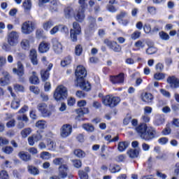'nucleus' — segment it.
Listing matches in <instances>:
<instances>
[{"mask_svg":"<svg viewBox=\"0 0 179 179\" xmlns=\"http://www.w3.org/2000/svg\"><path fill=\"white\" fill-rule=\"evenodd\" d=\"M136 131L140 138L146 142H150L156 138V129L153 127H148V125L145 123H142L136 127Z\"/></svg>","mask_w":179,"mask_h":179,"instance_id":"obj_1","label":"nucleus"},{"mask_svg":"<svg viewBox=\"0 0 179 179\" xmlns=\"http://www.w3.org/2000/svg\"><path fill=\"white\" fill-rule=\"evenodd\" d=\"M53 97L56 101H62L68 97V89L64 85H59L55 90Z\"/></svg>","mask_w":179,"mask_h":179,"instance_id":"obj_2","label":"nucleus"},{"mask_svg":"<svg viewBox=\"0 0 179 179\" xmlns=\"http://www.w3.org/2000/svg\"><path fill=\"white\" fill-rule=\"evenodd\" d=\"M121 99L118 96H111L110 95H106L102 98V103L106 107H110V108H114L116 106H118Z\"/></svg>","mask_w":179,"mask_h":179,"instance_id":"obj_3","label":"nucleus"},{"mask_svg":"<svg viewBox=\"0 0 179 179\" xmlns=\"http://www.w3.org/2000/svg\"><path fill=\"white\" fill-rule=\"evenodd\" d=\"M36 28V22L33 21H27L22 24V33L23 34H30L34 31V29Z\"/></svg>","mask_w":179,"mask_h":179,"instance_id":"obj_4","label":"nucleus"},{"mask_svg":"<svg viewBox=\"0 0 179 179\" xmlns=\"http://www.w3.org/2000/svg\"><path fill=\"white\" fill-rule=\"evenodd\" d=\"M7 41L11 47H15L19 43V33L15 31H11L8 35Z\"/></svg>","mask_w":179,"mask_h":179,"instance_id":"obj_5","label":"nucleus"},{"mask_svg":"<svg viewBox=\"0 0 179 179\" xmlns=\"http://www.w3.org/2000/svg\"><path fill=\"white\" fill-rule=\"evenodd\" d=\"M104 44L110 48V50H113L115 52H120L122 48L118 43L115 41H111L108 39H105L103 41Z\"/></svg>","mask_w":179,"mask_h":179,"instance_id":"obj_6","label":"nucleus"},{"mask_svg":"<svg viewBox=\"0 0 179 179\" xmlns=\"http://www.w3.org/2000/svg\"><path fill=\"white\" fill-rule=\"evenodd\" d=\"M72 134V125L69 124H63L60 129L62 138H68Z\"/></svg>","mask_w":179,"mask_h":179,"instance_id":"obj_7","label":"nucleus"},{"mask_svg":"<svg viewBox=\"0 0 179 179\" xmlns=\"http://www.w3.org/2000/svg\"><path fill=\"white\" fill-rule=\"evenodd\" d=\"M87 72L86 71V69L83 66H78L76 70V76L77 81L85 79L87 76Z\"/></svg>","mask_w":179,"mask_h":179,"instance_id":"obj_8","label":"nucleus"},{"mask_svg":"<svg viewBox=\"0 0 179 179\" xmlns=\"http://www.w3.org/2000/svg\"><path fill=\"white\" fill-rule=\"evenodd\" d=\"M52 45L53 50L56 54H61L62 52V44L57 38L52 39Z\"/></svg>","mask_w":179,"mask_h":179,"instance_id":"obj_9","label":"nucleus"},{"mask_svg":"<svg viewBox=\"0 0 179 179\" xmlns=\"http://www.w3.org/2000/svg\"><path fill=\"white\" fill-rule=\"evenodd\" d=\"M52 64L50 63L46 70H41V76L43 82L48 80V78H50V71L52 69Z\"/></svg>","mask_w":179,"mask_h":179,"instance_id":"obj_10","label":"nucleus"},{"mask_svg":"<svg viewBox=\"0 0 179 179\" xmlns=\"http://www.w3.org/2000/svg\"><path fill=\"white\" fill-rule=\"evenodd\" d=\"M110 80L113 85L124 83V73H121L117 76H111Z\"/></svg>","mask_w":179,"mask_h":179,"instance_id":"obj_11","label":"nucleus"},{"mask_svg":"<svg viewBox=\"0 0 179 179\" xmlns=\"http://www.w3.org/2000/svg\"><path fill=\"white\" fill-rule=\"evenodd\" d=\"M77 82L80 89L85 90V92H89V90L92 89V85H90V83L89 81L85 80V78H83V80H79Z\"/></svg>","mask_w":179,"mask_h":179,"instance_id":"obj_12","label":"nucleus"},{"mask_svg":"<svg viewBox=\"0 0 179 179\" xmlns=\"http://www.w3.org/2000/svg\"><path fill=\"white\" fill-rule=\"evenodd\" d=\"M50 48H51V43L43 41L39 44L38 51L41 54H44V52H48V51H50Z\"/></svg>","mask_w":179,"mask_h":179,"instance_id":"obj_13","label":"nucleus"},{"mask_svg":"<svg viewBox=\"0 0 179 179\" xmlns=\"http://www.w3.org/2000/svg\"><path fill=\"white\" fill-rule=\"evenodd\" d=\"M90 25L88 27V30L90 33H93L97 29V24H96V18L92 16H88L87 17Z\"/></svg>","mask_w":179,"mask_h":179,"instance_id":"obj_14","label":"nucleus"},{"mask_svg":"<svg viewBox=\"0 0 179 179\" xmlns=\"http://www.w3.org/2000/svg\"><path fill=\"white\" fill-rule=\"evenodd\" d=\"M37 108L38 111L41 112V114H43L44 117H50V115H51V112L48 111V109H47V104L45 103H39Z\"/></svg>","mask_w":179,"mask_h":179,"instance_id":"obj_15","label":"nucleus"},{"mask_svg":"<svg viewBox=\"0 0 179 179\" xmlns=\"http://www.w3.org/2000/svg\"><path fill=\"white\" fill-rule=\"evenodd\" d=\"M68 170H69V168L67 164L59 166V177H60V178H66V177H68Z\"/></svg>","mask_w":179,"mask_h":179,"instance_id":"obj_16","label":"nucleus"},{"mask_svg":"<svg viewBox=\"0 0 179 179\" xmlns=\"http://www.w3.org/2000/svg\"><path fill=\"white\" fill-rule=\"evenodd\" d=\"M167 82L172 89H177V87H179V79L176 78V76L168 77Z\"/></svg>","mask_w":179,"mask_h":179,"instance_id":"obj_17","label":"nucleus"},{"mask_svg":"<svg viewBox=\"0 0 179 179\" xmlns=\"http://www.w3.org/2000/svg\"><path fill=\"white\" fill-rule=\"evenodd\" d=\"M13 73H15L19 76L20 78H22L23 75H24V67L23 66V64L22 62H17V69L14 68L13 69Z\"/></svg>","mask_w":179,"mask_h":179,"instance_id":"obj_18","label":"nucleus"},{"mask_svg":"<svg viewBox=\"0 0 179 179\" xmlns=\"http://www.w3.org/2000/svg\"><path fill=\"white\" fill-rule=\"evenodd\" d=\"M64 15L66 19H72L75 16V10L71 6L64 8Z\"/></svg>","mask_w":179,"mask_h":179,"instance_id":"obj_19","label":"nucleus"},{"mask_svg":"<svg viewBox=\"0 0 179 179\" xmlns=\"http://www.w3.org/2000/svg\"><path fill=\"white\" fill-rule=\"evenodd\" d=\"M85 12H86L85 10H80L78 8V10L76 12V14H74V19L79 22L80 23H82L83 20H85Z\"/></svg>","mask_w":179,"mask_h":179,"instance_id":"obj_20","label":"nucleus"},{"mask_svg":"<svg viewBox=\"0 0 179 179\" xmlns=\"http://www.w3.org/2000/svg\"><path fill=\"white\" fill-rule=\"evenodd\" d=\"M29 58L33 65L38 64V59H37V51L34 49L30 50Z\"/></svg>","mask_w":179,"mask_h":179,"instance_id":"obj_21","label":"nucleus"},{"mask_svg":"<svg viewBox=\"0 0 179 179\" xmlns=\"http://www.w3.org/2000/svg\"><path fill=\"white\" fill-rule=\"evenodd\" d=\"M18 157L21 160H23V162H29V160H31V156L29 152L21 151L18 153Z\"/></svg>","mask_w":179,"mask_h":179,"instance_id":"obj_22","label":"nucleus"},{"mask_svg":"<svg viewBox=\"0 0 179 179\" xmlns=\"http://www.w3.org/2000/svg\"><path fill=\"white\" fill-rule=\"evenodd\" d=\"M139 152H141V148L131 149L127 151V155L131 159H135L139 156Z\"/></svg>","mask_w":179,"mask_h":179,"instance_id":"obj_23","label":"nucleus"},{"mask_svg":"<svg viewBox=\"0 0 179 179\" xmlns=\"http://www.w3.org/2000/svg\"><path fill=\"white\" fill-rule=\"evenodd\" d=\"M148 48L145 51L146 54H148V55H152L157 52V48L155 47V43H148Z\"/></svg>","mask_w":179,"mask_h":179,"instance_id":"obj_24","label":"nucleus"},{"mask_svg":"<svg viewBox=\"0 0 179 179\" xmlns=\"http://www.w3.org/2000/svg\"><path fill=\"white\" fill-rule=\"evenodd\" d=\"M29 82L31 85H38L40 83V79H38L36 71L32 72V76L29 78Z\"/></svg>","mask_w":179,"mask_h":179,"instance_id":"obj_25","label":"nucleus"},{"mask_svg":"<svg viewBox=\"0 0 179 179\" xmlns=\"http://www.w3.org/2000/svg\"><path fill=\"white\" fill-rule=\"evenodd\" d=\"M128 146H129V142L128 141L120 142L117 145V150H119L120 152H124V150H127Z\"/></svg>","mask_w":179,"mask_h":179,"instance_id":"obj_26","label":"nucleus"},{"mask_svg":"<svg viewBox=\"0 0 179 179\" xmlns=\"http://www.w3.org/2000/svg\"><path fill=\"white\" fill-rule=\"evenodd\" d=\"M142 100L145 103H152L153 101V95L150 93L145 92L144 94H142Z\"/></svg>","mask_w":179,"mask_h":179,"instance_id":"obj_27","label":"nucleus"},{"mask_svg":"<svg viewBox=\"0 0 179 179\" xmlns=\"http://www.w3.org/2000/svg\"><path fill=\"white\" fill-rule=\"evenodd\" d=\"M52 163L53 164H55V166L66 165V164H65V160L62 157L55 158V159H53Z\"/></svg>","mask_w":179,"mask_h":179,"instance_id":"obj_28","label":"nucleus"},{"mask_svg":"<svg viewBox=\"0 0 179 179\" xmlns=\"http://www.w3.org/2000/svg\"><path fill=\"white\" fill-rule=\"evenodd\" d=\"M134 47H136V49L134 48V51H139L141 48H145V43L141 40H138L134 43Z\"/></svg>","mask_w":179,"mask_h":179,"instance_id":"obj_29","label":"nucleus"},{"mask_svg":"<svg viewBox=\"0 0 179 179\" xmlns=\"http://www.w3.org/2000/svg\"><path fill=\"white\" fill-rule=\"evenodd\" d=\"M75 156L78 157L79 159H83V157H86V152L80 149L75 150L73 152Z\"/></svg>","mask_w":179,"mask_h":179,"instance_id":"obj_30","label":"nucleus"},{"mask_svg":"<svg viewBox=\"0 0 179 179\" xmlns=\"http://www.w3.org/2000/svg\"><path fill=\"white\" fill-rule=\"evenodd\" d=\"M22 6L26 12L31 9V0H24Z\"/></svg>","mask_w":179,"mask_h":179,"instance_id":"obj_31","label":"nucleus"},{"mask_svg":"<svg viewBox=\"0 0 179 179\" xmlns=\"http://www.w3.org/2000/svg\"><path fill=\"white\" fill-rule=\"evenodd\" d=\"M83 129L87 131V132H93L94 131V126L90 123H86L83 124Z\"/></svg>","mask_w":179,"mask_h":179,"instance_id":"obj_32","label":"nucleus"},{"mask_svg":"<svg viewBox=\"0 0 179 179\" xmlns=\"http://www.w3.org/2000/svg\"><path fill=\"white\" fill-rule=\"evenodd\" d=\"M20 45L22 50H29L30 48V41L27 39H23L20 43Z\"/></svg>","mask_w":179,"mask_h":179,"instance_id":"obj_33","label":"nucleus"},{"mask_svg":"<svg viewBox=\"0 0 179 179\" xmlns=\"http://www.w3.org/2000/svg\"><path fill=\"white\" fill-rule=\"evenodd\" d=\"M78 34H80V33H78V31H76L75 30H71L70 31V37L71 38V41H73L74 43L78 41Z\"/></svg>","mask_w":179,"mask_h":179,"instance_id":"obj_34","label":"nucleus"},{"mask_svg":"<svg viewBox=\"0 0 179 179\" xmlns=\"http://www.w3.org/2000/svg\"><path fill=\"white\" fill-rule=\"evenodd\" d=\"M47 142V146L49 150H55V148H57V143H55V142L51 139H48Z\"/></svg>","mask_w":179,"mask_h":179,"instance_id":"obj_35","label":"nucleus"},{"mask_svg":"<svg viewBox=\"0 0 179 179\" xmlns=\"http://www.w3.org/2000/svg\"><path fill=\"white\" fill-rule=\"evenodd\" d=\"M71 62H72V57L71 56H68L61 62V66L63 67L67 66V65H70Z\"/></svg>","mask_w":179,"mask_h":179,"instance_id":"obj_36","label":"nucleus"},{"mask_svg":"<svg viewBox=\"0 0 179 179\" xmlns=\"http://www.w3.org/2000/svg\"><path fill=\"white\" fill-rule=\"evenodd\" d=\"M159 38L161 40H163L164 41H167L168 40H170V36L169 34L162 31L159 33Z\"/></svg>","mask_w":179,"mask_h":179,"instance_id":"obj_37","label":"nucleus"},{"mask_svg":"<svg viewBox=\"0 0 179 179\" xmlns=\"http://www.w3.org/2000/svg\"><path fill=\"white\" fill-rule=\"evenodd\" d=\"M18 107H20V99H13V101L11 103V108H13V110H17Z\"/></svg>","mask_w":179,"mask_h":179,"instance_id":"obj_38","label":"nucleus"},{"mask_svg":"<svg viewBox=\"0 0 179 179\" xmlns=\"http://www.w3.org/2000/svg\"><path fill=\"white\" fill-rule=\"evenodd\" d=\"M109 170L110 173H118L119 171H121V166H120V165L115 164L110 166Z\"/></svg>","mask_w":179,"mask_h":179,"instance_id":"obj_39","label":"nucleus"},{"mask_svg":"<svg viewBox=\"0 0 179 179\" xmlns=\"http://www.w3.org/2000/svg\"><path fill=\"white\" fill-rule=\"evenodd\" d=\"M30 134H31V128H25L21 131V135L22 138H27V136H29Z\"/></svg>","mask_w":179,"mask_h":179,"instance_id":"obj_40","label":"nucleus"},{"mask_svg":"<svg viewBox=\"0 0 179 179\" xmlns=\"http://www.w3.org/2000/svg\"><path fill=\"white\" fill-rule=\"evenodd\" d=\"M87 0H78V3L80 5V7L78 9L86 10V8H87V4L86 2Z\"/></svg>","mask_w":179,"mask_h":179,"instance_id":"obj_41","label":"nucleus"},{"mask_svg":"<svg viewBox=\"0 0 179 179\" xmlns=\"http://www.w3.org/2000/svg\"><path fill=\"white\" fill-rule=\"evenodd\" d=\"M82 52H83V48L81 46V45H77L75 48L76 55L80 57V55H82Z\"/></svg>","mask_w":179,"mask_h":179,"instance_id":"obj_42","label":"nucleus"},{"mask_svg":"<svg viewBox=\"0 0 179 179\" xmlns=\"http://www.w3.org/2000/svg\"><path fill=\"white\" fill-rule=\"evenodd\" d=\"M28 171L31 174H33L34 176H37L40 171L38 169L34 166H28Z\"/></svg>","mask_w":179,"mask_h":179,"instance_id":"obj_43","label":"nucleus"},{"mask_svg":"<svg viewBox=\"0 0 179 179\" xmlns=\"http://www.w3.org/2000/svg\"><path fill=\"white\" fill-rule=\"evenodd\" d=\"M78 176L80 179H89V175L83 170L78 171Z\"/></svg>","mask_w":179,"mask_h":179,"instance_id":"obj_44","label":"nucleus"},{"mask_svg":"<svg viewBox=\"0 0 179 179\" xmlns=\"http://www.w3.org/2000/svg\"><path fill=\"white\" fill-rule=\"evenodd\" d=\"M45 127V121L44 120H39L36 123V127L39 128V129H44Z\"/></svg>","mask_w":179,"mask_h":179,"instance_id":"obj_45","label":"nucleus"},{"mask_svg":"<svg viewBox=\"0 0 179 179\" xmlns=\"http://www.w3.org/2000/svg\"><path fill=\"white\" fill-rule=\"evenodd\" d=\"M155 125H157V127H159V125H162L163 124H164V118H163L162 117H157L155 120V121L154 122Z\"/></svg>","mask_w":179,"mask_h":179,"instance_id":"obj_46","label":"nucleus"},{"mask_svg":"<svg viewBox=\"0 0 179 179\" xmlns=\"http://www.w3.org/2000/svg\"><path fill=\"white\" fill-rule=\"evenodd\" d=\"M54 26V22L52 21L49 20L43 24V29L44 30H49V29H51Z\"/></svg>","mask_w":179,"mask_h":179,"instance_id":"obj_47","label":"nucleus"},{"mask_svg":"<svg viewBox=\"0 0 179 179\" xmlns=\"http://www.w3.org/2000/svg\"><path fill=\"white\" fill-rule=\"evenodd\" d=\"M166 78V75L163 73H157L154 75V78L156 80H162Z\"/></svg>","mask_w":179,"mask_h":179,"instance_id":"obj_48","label":"nucleus"},{"mask_svg":"<svg viewBox=\"0 0 179 179\" xmlns=\"http://www.w3.org/2000/svg\"><path fill=\"white\" fill-rule=\"evenodd\" d=\"M51 157V154L48 152H43L41 154V159H43V160H49Z\"/></svg>","mask_w":179,"mask_h":179,"instance_id":"obj_49","label":"nucleus"},{"mask_svg":"<svg viewBox=\"0 0 179 179\" xmlns=\"http://www.w3.org/2000/svg\"><path fill=\"white\" fill-rule=\"evenodd\" d=\"M0 178L1 179H9V173L6 170H1L0 171Z\"/></svg>","mask_w":179,"mask_h":179,"instance_id":"obj_50","label":"nucleus"},{"mask_svg":"<svg viewBox=\"0 0 179 179\" xmlns=\"http://www.w3.org/2000/svg\"><path fill=\"white\" fill-rule=\"evenodd\" d=\"M2 150L6 155H10L11 153L13 152V148L10 147V146H6L2 148Z\"/></svg>","mask_w":179,"mask_h":179,"instance_id":"obj_51","label":"nucleus"},{"mask_svg":"<svg viewBox=\"0 0 179 179\" xmlns=\"http://www.w3.org/2000/svg\"><path fill=\"white\" fill-rule=\"evenodd\" d=\"M72 163L76 169H80L82 167V161L80 159H73Z\"/></svg>","mask_w":179,"mask_h":179,"instance_id":"obj_52","label":"nucleus"},{"mask_svg":"<svg viewBox=\"0 0 179 179\" xmlns=\"http://www.w3.org/2000/svg\"><path fill=\"white\" fill-rule=\"evenodd\" d=\"M141 37V31H135L133 34L131 35V40H138Z\"/></svg>","mask_w":179,"mask_h":179,"instance_id":"obj_53","label":"nucleus"},{"mask_svg":"<svg viewBox=\"0 0 179 179\" xmlns=\"http://www.w3.org/2000/svg\"><path fill=\"white\" fill-rule=\"evenodd\" d=\"M32 137H34V139L36 142H38V141H41V139H43V135L38 131H37L36 134L32 135Z\"/></svg>","mask_w":179,"mask_h":179,"instance_id":"obj_54","label":"nucleus"},{"mask_svg":"<svg viewBox=\"0 0 179 179\" xmlns=\"http://www.w3.org/2000/svg\"><path fill=\"white\" fill-rule=\"evenodd\" d=\"M127 12L121 11L120 13L116 16V19L117 22H120V20H122L124 17L127 16Z\"/></svg>","mask_w":179,"mask_h":179,"instance_id":"obj_55","label":"nucleus"},{"mask_svg":"<svg viewBox=\"0 0 179 179\" xmlns=\"http://www.w3.org/2000/svg\"><path fill=\"white\" fill-rule=\"evenodd\" d=\"M71 30H75V31H77V33H80V25L79 23L74 22L73 23V29Z\"/></svg>","mask_w":179,"mask_h":179,"instance_id":"obj_56","label":"nucleus"},{"mask_svg":"<svg viewBox=\"0 0 179 179\" xmlns=\"http://www.w3.org/2000/svg\"><path fill=\"white\" fill-rule=\"evenodd\" d=\"M36 36V38H43V37H44V31L43 29H37Z\"/></svg>","mask_w":179,"mask_h":179,"instance_id":"obj_57","label":"nucleus"},{"mask_svg":"<svg viewBox=\"0 0 179 179\" xmlns=\"http://www.w3.org/2000/svg\"><path fill=\"white\" fill-rule=\"evenodd\" d=\"M29 90L32 92V93H34V94H38V93H40V89L34 85L30 86Z\"/></svg>","mask_w":179,"mask_h":179,"instance_id":"obj_58","label":"nucleus"},{"mask_svg":"<svg viewBox=\"0 0 179 179\" xmlns=\"http://www.w3.org/2000/svg\"><path fill=\"white\" fill-rule=\"evenodd\" d=\"M10 45H9V43H3L2 45V50H3V51H6V52L10 51L11 48H10Z\"/></svg>","mask_w":179,"mask_h":179,"instance_id":"obj_59","label":"nucleus"},{"mask_svg":"<svg viewBox=\"0 0 179 179\" xmlns=\"http://www.w3.org/2000/svg\"><path fill=\"white\" fill-rule=\"evenodd\" d=\"M162 135H170L171 134V129L170 127L166 126L165 129H164L162 131Z\"/></svg>","mask_w":179,"mask_h":179,"instance_id":"obj_60","label":"nucleus"},{"mask_svg":"<svg viewBox=\"0 0 179 179\" xmlns=\"http://www.w3.org/2000/svg\"><path fill=\"white\" fill-rule=\"evenodd\" d=\"M143 29L145 33H146L147 34H149V33H152V27L149 24H145L143 27Z\"/></svg>","mask_w":179,"mask_h":179,"instance_id":"obj_61","label":"nucleus"},{"mask_svg":"<svg viewBox=\"0 0 179 179\" xmlns=\"http://www.w3.org/2000/svg\"><path fill=\"white\" fill-rule=\"evenodd\" d=\"M16 125V120L13 119L6 123L7 128H13Z\"/></svg>","mask_w":179,"mask_h":179,"instance_id":"obj_62","label":"nucleus"},{"mask_svg":"<svg viewBox=\"0 0 179 179\" xmlns=\"http://www.w3.org/2000/svg\"><path fill=\"white\" fill-rule=\"evenodd\" d=\"M14 90H15V92H23V90H24V87L23 85L15 84L14 85Z\"/></svg>","mask_w":179,"mask_h":179,"instance_id":"obj_63","label":"nucleus"},{"mask_svg":"<svg viewBox=\"0 0 179 179\" xmlns=\"http://www.w3.org/2000/svg\"><path fill=\"white\" fill-rule=\"evenodd\" d=\"M152 108L150 106H145L144 108V114L147 115H150V114H152Z\"/></svg>","mask_w":179,"mask_h":179,"instance_id":"obj_64","label":"nucleus"}]
</instances>
